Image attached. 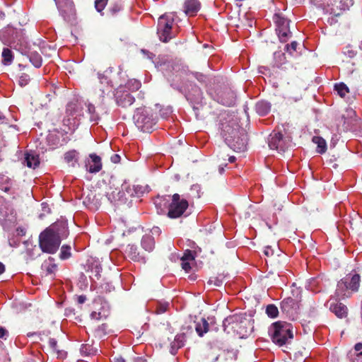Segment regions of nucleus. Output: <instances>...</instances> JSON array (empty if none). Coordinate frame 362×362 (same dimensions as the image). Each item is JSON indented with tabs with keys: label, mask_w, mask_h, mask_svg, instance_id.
<instances>
[{
	"label": "nucleus",
	"mask_w": 362,
	"mask_h": 362,
	"mask_svg": "<svg viewBox=\"0 0 362 362\" xmlns=\"http://www.w3.org/2000/svg\"><path fill=\"white\" fill-rule=\"evenodd\" d=\"M223 137L227 145L237 152L245 151L247 149V135L243 129L226 125L223 129Z\"/></svg>",
	"instance_id": "1"
},
{
	"label": "nucleus",
	"mask_w": 362,
	"mask_h": 362,
	"mask_svg": "<svg viewBox=\"0 0 362 362\" xmlns=\"http://www.w3.org/2000/svg\"><path fill=\"white\" fill-rule=\"evenodd\" d=\"M175 14L165 13L158 18L157 35L163 42H168L176 37L179 32V26L175 23Z\"/></svg>",
	"instance_id": "2"
},
{
	"label": "nucleus",
	"mask_w": 362,
	"mask_h": 362,
	"mask_svg": "<svg viewBox=\"0 0 362 362\" xmlns=\"http://www.w3.org/2000/svg\"><path fill=\"white\" fill-rule=\"evenodd\" d=\"M136 127L143 132L150 133L153 131L158 121V117L150 107L136 108L134 114Z\"/></svg>",
	"instance_id": "3"
},
{
	"label": "nucleus",
	"mask_w": 362,
	"mask_h": 362,
	"mask_svg": "<svg viewBox=\"0 0 362 362\" xmlns=\"http://www.w3.org/2000/svg\"><path fill=\"white\" fill-rule=\"evenodd\" d=\"M269 334L274 344L281 346L293 339V326L283 321L274 322L269 328Z\"/></svg>",
	"instance_id": "4"
},
{
	"label": "nucleus",
	"mask_w": 362,
	"mask_h": 362,
	"mask_svg": "<svg viewBox=\"0 0 362 362\" xmlns=\"http://www.w3.org/2000/svg\"><path fill=\"white\" fill-rule=\"evenodd\" d=\"M55 226L47 228L40 235V247L45 252L55 253L61 243V238L54 230Z\"/></svg>",
	"instance_id": "5"
},
{
	"label": "nucleus",
	"mask_w": 362,
	"mask_h": 362,
	"mask_svg": "<svg viewBox=\"0 0 362 362\" xmlns=\"http://www.w3.org/2000/svg\"><path fill=\"white\" fill-rule=\"evenodd\" d=\"M82 117H83V112L81 104L78 101H71L66 105L64 124L68 126L70 130H74L78 127Z\"/></svg>",
	"instance_id": "6"
},
{
	"label": "nucleus",
	"mask_w": 362,
	"mask_h": 362,
	"mask_svg": "<svg viewBox=\"0 0 362 362\" xmlns=\"http://www.w3.org/2000/svg\"><path fill=\"white\" fill-rule=\"evenodd\" d=\"M360 284V276L357 274L351 276H346L337 284L336 293L339 298L347 297L346 292L349 290L357 291Z\"/></svg>",
	"instance_id": "7"
},
{
	"label": "nucleus",
	"mask_w": 362,
	"mask_h": 362,
	"mask_svg": "<svg viewBox=\"0 0 362 362\" xmlns=\"http://www.w3.org/2000/svg\"><path fill=\"white\" fill-rule=\"evenodd\" d=\"M188 206V202L185 199L181 198L178 194H174L168 207V217L171 218L180 217L187 210Z\"/></svg>",
	"instance_id": "8"
},
{
	"label": "nucleus",
	"mask_w": 362,
	"mask_h": 362,
	"mask_svg": "<svg viewBox=\"0 0 362 362\" xmlns=\"http://www.w3.org/2000/svg\"><path fill=\"white\" fill-rule=\"evenodd\" d=\"M0 39L4 44L11 46L22 42L23 33L21 30L8 26L0 31Z\"/></svg>",
	"instance_id": "9"
},
{
	"label": "nucleus",
	"mask_w": 362,
	"mask_h": 362,
	"mask_svg": "<svg viewBox=\"0 0 362 362\" xmlns=\"http://www.w3.org/2000/svg\"><path fill=\"white\" fill-rule=\"evenodd\" d=\"M276 31L281 42H286L291 36L289 28V21L280 15H275Z\"/></svg>",
	"instance_id": "10"
},
{
	"label": "nucleus",
	"mask_w": 362,
	"mask_h": 362,
	"mask_svg": "<svg viewBox=\"0 0 362 362\" xmlns=\"http://www.w3.org/2000/svg\"><path fill=\"white\" fill-rule=\"evenodd\" d=\"M114 97L116 103L122 107H129L135 101L134 97L122 86L115 90Z\"/></svg>",
	"instance_id": "11"
},
{
	"label": "nucleus",
	"mask_w": 362,
	"mask_h": 362,
	"mask_svg": "<svg viewBox=\"0 0 362 362\" xmlns=\"http://www.w3.org/2000/svg\"><path fill=\"white\" fill-rule=\"evenodd\" d=\"M288 139L284 138L282 134L275 132L270 135L268 144L271 149L276 150L279 152H284L288 146Z\"/></svg>",
	"instance_id": "12"
},
{
	"label": "nucleus",
	"mask_w": 362,
	"mask_h": 362,
	"mask_svg": "<svg viewBox=\"0 0 362 362\" xmlns=\"http://www.w3.org/2000/svg\"><path fill=\"white\" fill-rule=\"evenodd\" d=\"M0 189L12 195L13 198L18 195L16 182L4 175H0Z\"/></svg>",
	"instance_id": "13"
},
{
	"label": "nucleus",
	"mask_w": 362,
	"mask_h": 362,
	"mask_svg": "<svg viewBox=\"0 0 362 362\" xmlns=\"http://www.w3.org/2000/svg\"><path fill=\"white\" fill-rule=\"evenodd\" d=\"M16 213L12 206L3 197H0V221H13Z\"/></svg>",
	"instance_id": "14"
},
{
	"label": "nucleus",
	"mask_w": 362,
	"mask_h": 362,
	"mask_svg": "<svg viewBox=\"0 0 362 362\" xmlns=\"http://www.w3.org/2000/svg\"><path fill=\"white\" fill-rule=\"evenodd\" d=\"M281 310L289 316H293L299 309V300L291 297L284 299L281 303Z\"/></svg>",
	"instance_id": "15"
},
{
	"label": "nucleus",
	"mask_w": 362,
	"mask_h": 362,
	"mask_svg": "<svg viewBox=\"0 0 362 362\" xmlns=\"http://www.w3.org/2000/svg\"><path fill=\"white\" fill-rule=\"evenodd\" d=\"M85 168L90 173H98L102 169L100 157L95 153H90L89 158L85 160Z\"/></svg>",
	"instance_id": "16"
},
{
	"label": "nucleus",
	"mask_w": 362,
	"mask_h": 362,
	"mask_svg": "<svg viewBox=\"0 0 362 362\" xmlns=\"http://www.w3.org/2000/svg\"><path fill=\"white\" fill-rule=\"evenodd\" d=\"M98 78L99 81L98 84L104 86V89H100L101 93L99 94V101L101 105H103L105 95L108 94L112 90V84L110 79L103 74L98 73Z\"/></svg>",
	"instance_id": "17"
},
{
	"label": "nucleus",
	"mask_w": 362,
	"mask_h": 362,
	"mask_svg": "<svg viewBox=\"0 0 362 362\" xmlns=\"http://www.w3.org/2000/svg\"><path fill=\"white\" fill-rule=\"evenodd\" d=\"M214 322V318L208 317L205 319L201 318L199 320L195 322V330L199 337H203L209 330V324Z\"/></svg>",
	"instance_id": "18"
},
{
	"label": "nucleus",
	"mask_w": 362,
	"mask_h": 362,
	"mask_svg": "<svg viewBox=\"0 0 362 362\" xmlns=\"http://www.w3.org/2000/svg\"><path fill=\"white\" fill-rule=\"evenodd\" d=\"M125 256L134 262H144V257L138 252L137 247L134 245H128L124 250Z\"/></svg>",
	"instance_id": "19"
},
{
	"label": "nucleus",
	"mask_w": 362,
	"mask_h": 362,
	"mask_svg": "<svg viewBox=\"0 0 362 362\" xmlns=\"http://www.w3.org/2000/svg\"><path fill=\"white\" fill-rule=\"evenodd\" d=\"M84 105L86 108V112L88 115L89 121L90 122H93L94 124H98L100 119V117L99 113L96 111L95 106L89 101H86L84 103Z\"/></svg>",
	"instance_id": "20"
},
{
	"label": "nucleus",
	"mask_w": 362,
	"mask_h": 362,
	"mask_svg": "<svg viewBox=\"0 0 362 362\" xmlns=\"http://www.w3.org/2000/svg\"><path fill=\"white\" fill-rule=\"evenodd\" d=\"M79 156V152L73 149L64 153V159L69 166L74 168L78 164Z\"/></svg>",
	"instance_id": "21"
},
{
	"label": "nucleus",
	"mask_w": 362,
	"mask_h": 362,
	"mask_svg": "<svg viewBox=\"0 0 362 362\" xmlns=\"http://www.w3.org/2000/svg\"><path fill=\"white\" fill-rule=\"evenodd\" d=\"M134 185H131L127 182H124L121 186V191L117 192L118 201L125 202L127 198L124 197L126 194L130 197H134V192L133 190Z\"/></svg>",
	"instance_id": "22"
},
{
	"label": "nucleus",
	"mask_w": 362,
	"mask_h": 362,
	"mask_svg": "<svg viewBox=\"0 0 362 362\" xmlns=\"http://www.w3.org/2000/svg\"><path fill=\"white\" fill-rule=\"evenodd\" d=\"M185 8L186 14L194 16L200 8V3L198 0H186Z\"/></svg>",
	"instance_id": "23"
},
{
	"label": "nucleus",
	"mask_w": 362,
	"mask_h": 362,
	"mask_svg": "<svg viewBox=\"0 0 362 362\" xmlns=\"http://www.w3.org/2000/svg\"><path fill=\"white\" fill-rule=\"evenodd\" d=\"M329 309L339 318L344 317L347 315V308L341 303L331 304Z\"/></svg>",
	"instance_id": "24"
},
{
	"label": "nucleus",
	"mask_w": 362,
	"mask_h": 362,
	"mask_svg": "<svg viewBox=\"0 0 362 362\" xmlns=\"http://www.w3.org/2000/svg\"><path fill=\"white\" fill-rule=\"evenodd\" d=\"M24 163L29 168H36L39 163V157L37 155L34 153L33 152H27L25 153V160Z\"/></svg>",
	"instance_id": "25"
},
{
	"label": "nucleus",
	"mask_w": 362,
	"mask_h": 362,
	"mask_svg": "<svg viewBox=\"0 0 362 362\" xmlns=\"http://www.w3.org/2000/svg\"><path fill=\"white\" fill-rule=\"evenodd\" d=\"M255 110L258 115L264 116L269 112L271 110V105L267 101H259L256 103Z\"/></svg>",
	"instance_id": "26"
},
{
	"label": "nucleus",
	"mask_w": 362,
	"mask_h": 362,
	"mask_svg": "<svg viewBox=\"0 0 362 362\" xmlns=\"http://www.w3.org/2000/svg\"><path fill=\"white\" fill-rule=\"evenodd\" d=\"M142 247L148 252H151L155 246L154 238L150 235H146L141 240Z\"/></svg>",
	"instance_id": "27"
},
{
	"label": "nucleus",
	"mask_w": 362,
	"mask_h": 362,
	"mask_svg": "<svg viewBox=\"0 0 362 362\" xmlns=\"http://www.w3.org/2000/svg\"><path fill=\"white\" fill-rule=\"evenodd\" d=\"M42 269L46 272V274H53L57 270V266L54 262V259L49 257L42 265Z\"/></svg>",
	"instance_id": "28"
},
{
	"label": "nucleus",
	"mask_w": 362,
	"mask_h": 362,
	"mask_svg": "<svg viewBox=\"0 0 362 362\" xmlns=\"http://www.w3.org/2000/svg\"><path fill=\"white\" fill-rule=\"evenodd\" d=\"M313 141L317 145V152L319 153H324L327 150L326 141L324 139L320 136H314Z\"/></svg>",
	"instance_id": "29"
},
{
	"label": "nucleus",
	"mask_w": 362,
	"mask_h": 362,
	"mask_svg": "<svg viewBox=\"0 0 362 362\" xmlns=\"http://www.w3.org/2000/svg\"><path fill=\"white\" fill-rule=\"evenodd\" d=\"M141 83L139 80L133 78L129 80L123 87L128 91L134 92L138 90L141 88Z\"/></svg>",
	"instance_id": "30"
},
{
	"label": "nucleus",
	"mask_w": 362,
	"mask_h": 362,
	"mask_svg": "<svg viewBox=\"0 0 362 362\" xmlns=\"http://www.w3.org/2000/svg\"><path fill=\"white\" fill-rule=\"evenodd\" d=\"M2 62L4 65H9L12 63L13 59V55L11 49L8 48H4L2 51Z\"/></svg>",
	"instance_id": "31"
},
{
	"label": "nucleus",
	"mask_w": 362,
	"mask_h": 362,
	"mask_svg": "<svg viewBox=\"0 0 362 362\" xmlns=\"http://www.w3.org/2000/svg\"><path fill=\"white\" fill-rule=\"evenodd\" d=\"M241 317L239 315H232L226 317L223 322V326L224 330H226V327L230 325L237 324L240 322ZM235 327L234 325L232 326V329H235Z\"/></svg>",
	"instance_id": "32"
},
{
	"label": "nucleus",
	"mask_w": 362,
	"mask_h": 362,
	"mask_svg": "<svg viewBox=\"0 0 362 362\" xmlns=\"http://www.w3.org/2000/svg\"><path fill=\"white\" fill-rule=\"evenodd\" d=\"M185 337L183 334L175 336L174 341L171 344L173 349H178L185 345Z\"/></svg>",
	"instance_id": "33"
},
{
	"label": "nucleus",
	"mask_w": 362,
	"mask_h": 362,
	"mask_svg": "<svg viewBox=\"0 0 362 362\" xmlns=\"http://www.w3.org/2000/svg\"><path fill=\"white\" fill-rule=\"evenodd\" d=\"M334 90L341 98H344L349 92V88L344 83H336L334 85Z\"/></svg>",
	"instance_id": "34"
},
{
	"label": "nucleus",
	"mask_w": 362,
	"mask_h": 362,
	"mask_svg": "<svg viewBox=\"0 0 362 362\" xmlns=\"http://www.w3.org/2000/svg\"><path fill=\"white\" fill-rule=\"evenodd\" d=\"M133 190L134 192V197H139L142 196L144 194L148 192V186H143V185H134Z\"/></svg>",
	"instance_id": "35"
},
{
	"label": "nucleus",
	"mask_w": 362,
	"mask_h": 362,
	"mask_svg": "<svg viewBox=\"0 0 362 362\" xmlns=\"http://www.w3.org/2000/svg\"><path fill=\"white\" fill-rule=\"evenodd\" d=\"M266 313L272 318L276 317L279 314L278 308L273 304L268 305L266 308Z\"/></svg>",
	"instance_id": "36"
},
{
	"label": "nucleus",
	"mask_w": 362,
	"mask_h": 362,
	"mask_svg": "<svg viewBox=\"0 0 362 362\" xmlns=\"http://www.w3.org/2000/svg\"><path fill=\"white\" fill-rule=\"evenodd\" d=\"M71 255V247L69 246V245H63L61 248V252H60V258L62 259H69Z\"/></svg>",
	"instance_id": "37"
},
{
	"label": "nucleus",
	"mask_w": 362,
	"mask_h": 362,
	"mask_svg": "<svg viewBox=\"0 0 362 362\" xmlns=\"http://www.w3.org/2000/svg\"><path fill=\"white\" fill-rule=\"evenodd\" d=\"M107 325L106 324H102L95 329V334L99 338H103L107 334Z\"/></svg>",
	"instance_id": "38"
},
{
	"label": "nucleus",
	"mask_w": 362,
	"mask_h": 362,
	"mask_svg": "<svg viewBox=\"0 0 362 362\" xmlns=\"http://www.w3.org/2000/svg\"><path fill=\"white\" fill-rule=\"evenodd\" d=\"M55 4L60 11H63V7H71L72 2L70 0H54Z\"/></svg>",
	"instance_id": "39"
},
{
	"label": "nucleus",
	"mask_w": 362,
	"mask_h": 362,
	"mask_svg": "<svg viewBox=\"0 0 362 362\" xmlns=\"http://www.w3.org/2000/svg\"><path fill=\"white\" fill-rule=\"evenodd\" d=\"M30 81V76L25 73H23L18 79V83L21 87L25 86Z\"/></svg>",
	"instance_id": "40"
},
{
	"label": "nucleus",
	"mask_w": 362,
	"mask_h": 362,
	"mask_svg": "<svg viewBox=\"0 0 362 362\" xmlns=\"http://www.w3.org/2000/svg\"><path fill=\"white\" fill-rule=\"evenodd\" d=\"M173 110L170 107H163L160 110V115L163 119H168L172 115Z\"/></svg>",
	"instance_id": "41"
},
{
	"label": "nucleus",
	"mask_w": 362,
	"mask_h": 362,
	"mask_svg": "<svg viewBox=\"0 0 362 362\" xmlns=\"http://www.w3.org/2000/svg\"><path fill=\"white\" fill-rule=\"evenodd\" d=\"M48 343H49V347L54 351H57V352L59 357H62L63 356L64 353L62 351H59L57 350V340L55 339L49 338Z\"/></svg>",
	"instance_id": "42"
},
{
	"label": "nucleus",
	"mask_w": 362,
	"mask_h": 362,
	"mask_svg": "<svg viewBox=\"0 0 362 362\" xmlns=\"http://www.w3.org/2000/svg\"><path fill=\"white\" fill-rule=\"evenodd\" d=\"M194 259V256L193 252L191 250H186L184 252L183 256L181 257V261H189V262H193Z\"/></svg>",
	"instance_id": "43"
},
{
	"label": "nucleus",
	"mask_w": 362,
	"mask_h": 362,
	"mask_svg": "<svg viewBox=\"0 0 362 362\" xmlns=\"http://www.w3.org/2000/svg\"><path fill=\"white\" fill-rule=\"evenodd\" d=\"M107 314L105 313V312H96V311H93L91 313H90V317L91 319L93 320H99L102 318H105L107 317Z\"/></svg>",
	"instance_id": "44"
},
{
	"label": "nucleus",
	"mask_w": 362,
	"mask_h": 362,
	"mask_svg": "<svg viewBox=\"0 0 362 362\" xmlns=\"http://www.w3.org/2000/svg\"><path fill=\"white\" fill-rule=\"evenodd\" d=\"M122 8V5L120 2H117L112 5L110 8V12L112 15L117 14Z\"/></svg>",
	"instance_id": "45"
},
{
	"label": "nucleus",
	"mask_w": 362,
	"mask_h": 362,
	"mask_svg": "<svg viewBox=\"0 0 362 362\" xmlns=\"http://www.w3.org/2000/svg\"><path fill=\"white\" fill-rule=\"evenodd\" d=\"M107 0H95V7L98 12H101L106 6Z\"/></svg>",
	"instance_id": "46"
},
{
	"label": "nucleus",
	"mask_w": 362,
	"mask_h": 362,
	"mask_svg": "<svg viewBox=\"0 0 362 362\" xmlns=\"http://www.w3.org/2000/svg\"><path fill=\"white\" fill-rule=\"evenodd\" d=\"M228 95H230V98L228 100L222 99L221 103L226 106H232L235 104V98L232 92H229Z\"/></svg>",
	"instance_id": "47"
},
{
	"label": "nucleus",
	"mask_w": 362,
	"mask_h": 362,
	"mask_svg": "<svg viewBox=\"0 0 362 362\" xmlns=\"http://www.w3.org/2000/svg\"><path fill=\"white\" fill-rule=\"evenodd\" d=\"M30 62L36 68H39L42 65L41 57L38 55L33 56L30 58Z\"/></svg>",
	"instance_id": "48"
},
{
	"label": "nucleus",
	"mask_w": 362,
	"mask_h": 362,
	"mask_svg": "<svg viewBox=\"0 0 362 362\" xmlns=\"http://www.w3.org/2000/svg\"><path fill=\"white\" fill-rule=\"evenodd\" d=\"M298 43L296 41L292 42L291 44H288L286 46V51L290 54H292L296 50Z\"/></svg>",
	"instance_id": "49"
},
{
	"label": "nucleus",
	"mask_w": 362,
	"mask_h": 362,
	"mask_svg": "<svg viewBox=\"0 0 362 362\" xmlns=\"http://www.w3.org/2000/svg\"><path fill=\"white\" fill-rule=\"evenodd\" d=\"M345 55L348 56L350 58L354 57L356 55V51L352 49L349 47H346L344 51Z\"/></svg>",
	"instance_id": "50"
},
{
	"label": "nucleus",
	"mask_w": 362,
	"mask_h": 362,
	"mask_svg": "<svg viewBox=\"0 0 362 362\" xmlns=\"http://www.w3.org/2000/svg\"><path fill=\"white\" fill-rule=\"evenodd\" d=\"M168 307V304L160 305L157 308L156 313H157L158 314H162V313H164L167 310Z\"/></svg>",
	"instance_id": "51"
},
{
	"label": "nucleus",
	"mask_w": 362,
	"mask_h": 362,
	"mask_svg": "<svg viewBox=\"0 0 362 362\" xmlns=\"http://www.w3.org/2000/svg\"><path fill=\"white\" fill-rule=\"evenodd\" d=\"M165 201V199L164 197H158L155 201H154V204L156 205V206L158 209V208H160L161 206H162V202Z\"/></svg>",
	"instance_id": "52"
},
{
	"label": "nucleus",
	"mask_w": 362,
	"mask_h": 362,
	"mask_svg": "<svg viewBox=\"0 0 362 362\" xmlns=\"http://www.w3.org/2000/svg\"><path fill=\"white\" fill-rule=\"evenodd\" d=\"M189 261H182V268L186 272H189L191 269V265Z\"/></svg>",
	"instance_id": "53"
},
{
	"label": "nucleus",
	"mask_w": 362,
	"mask_h": 362,
	"mask_svg": "<svg viewBox=\"0 0 362 362\" xmlns=\"http://www.w3.org/2000/svg\"><path fill=\"white\" fill-rule=\"evenodd\" d=\"M100 89H104V86L101 84H98L95 87V94L99 97V94L101 93Z\"/></svg>",
	"instance_id": "54"
},
{
	"label": "nucleus",
	"mask_w": 362,
	"mask_h": 362,
	"mask_svg": "<svg viewBox=\"0 0 362 362\" xmlns=\"http://www.w3.org/2000/svg\"><path fill=\"white\" fill-rule=\"evenodd\" d=\"M352 362H362V351H360L352 360Z\"/></svg>",
	"instance_id": "55"
},
{
	"label": "nucleus",
	"mask_w": 362,
	"mask_h": 362,
	"mask_svg": "<svg viewBox=\"0 0 362 362\" xmlns=\"http://www.w3.org/2000/svg\"><path fill=\"white\" fill-rule=\"evenodd\" d=\"M7 335H8V331L3 327L0 326V338H4Z\"/></svg>",
	"instance_id": "56"
},
{
	"label": "nucleus",
	"mask_w": 362,
	"mask_h": 362,
	"mask_svg": "<svg viewBox=\"0 0 362 362\" xmlns=\"http://www.w3.org/2000/svg\"><path fill=\"white\" fill-rule=\"evenodd\" d=\"M212 283H214L216 286H219L221 284V281L216 278H215L214 280L211 279L209 280L208 284H211Z\"/></svg>",
	"instance_id": "57"
},
{
	"label": "nucleus",
	"mask_w": 362,
	"mask_h": 362,
	"mask_svg": "<svg viewBox=\"0 0 362 362\" xmlns=\"http://www.w3.org/2000/svg\"><path fill=\"white\" fill-rule=\"evenodd\" d=\"M264 253L266 256L269 257L273 255V250L270 247H265Z\"/></svg>",
	"instance_id": "58"
},
{
	"label": "nucleus",
	"mask_w": 362,
	"mask_h": 362,
	"mask_svg": "<svg viewBox=\"0 0 362 362\" xmlns=\"http://www.w3.org/2000/svg\"><path fill=\"white\" fill-rule=\"evenodd\" d=\"M152 235H159L161 233L160 229L158 227H153L151 230Z\"/></svg>",
	"instance_id": "59"
},
{
	"label": "nucleus",
	"mask_w": 362,
	"mask_h": 362,
	"mask_svg": "<svg viewBox=\"0 0 362 362\" xmlns=\"http://www.w3.org/2000/svg\"><path fill=\"white\" fill-rule=\"evenodd\" d=\"M119 160H120V156L117 154H114L112 157H111V161L114 163H119Z\"/></svg>",
	"instance_id": "60"
},
{
	"label": "nucleus",
	"mask_w": 362,
	"mask_h": 362,
	"mask_svg": "<svg viewBox=\"0 0 362 362\" xmlns=\"http://www.w3.org/2000/svg\"><path fill=\"white\" fill-rule=\"evenodd\" d=\"M101 267L99 265H96L95 267V276L98 278V276L100 275V272H101Z\"/></svg>",
	"instance_id": "61"
},
{
	"label": "nucleus",
	"mask_w": 362,
	"mask_h": 362,
	"mask_svg": "<svg viewBox=\"0 0 362 362\" xmlns=\"http://www.w3.org/2000/svg\"><path fill=\"white\" fill-rule=\"evenodd\" d=\"M142 52L144 54H146L148 59H153V57H154V55L152 53H151V52H149L148 51L142 49Z\"/></svg>",
	"instance_id": "62"
},
{
	"label": "nucleus",
	"mask_w": 362,
	"mask_h": 362,
	"mask_svg": "<svg viewBox=\"0 0 362 362\" xmlns=\"http://www.w3.org/2000/svg\"><path fill=\"white\" fill-rule=\"evenodd\" d=\"M354 348H355V350H356V351H361V350H362V343H361V342L357 343V344L355 345Z\"/></svg>",
	"instance_id": "63"
},
{
	"label": "nucleus",
	"mask_w": 362,
	"mask_h": 362,
	"mask_svg": "<svg viewBox=\"0 0 362 362\" xmlns=\"http://www.w3.org/2000/svg\"><path fill=\"white\" fill-rule=\"evenodd\" d=\"M115 362H125L124 359L122 357H117L114 358Z\"/></svg>",
	"instance_id": "64"
}]
</instances>
